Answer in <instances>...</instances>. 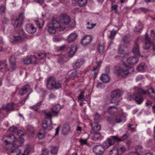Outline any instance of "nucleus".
I'll use <instances>...</instances> for the list:
<instances>
[{
  "instance_id": "obj_20",
  "label": "nucleus",
  "mask_w": 155,
  "mask_h": 155,
  "mask_svg": "<svg viewBox=\"0 0 155 155\" xmlns=\"http://www.w3.org/2000/svg\"><path fill=\"white\" fill-rule=\"evenodd\" d=\"M138 58L137 57L131 56L129 57L127 60L128 63L130 64H136L138 61Z\"/></svg>"
},
{
  "instance_id": "obj_31",
  "label": "nucleus",
  "mask_w": 155,
  "mask_h": 155,
  "mask_svg": "<svg viewBox=\"0 0 155 155\" xmlns=\"http://www.w3.org/2000/svg\"><path fill=\"white\" fill-rule=\"evenodd\" d=\"M42 103V101H40L37 104H35L33 106H30V108L33 110L35 111H38V109L40 108V106L41 105Z\"/></svg>"
},
{
  "instance_id": "obj_45",
  "label": "nucleus",
  "mask_w": 155,
  "mask_h": 155,
  "mask_svg": "<svg viewBox=\"0 0 155 155\" xmlns=\"http://www.w3.org/2000/svg\"><path fill=\"white\" fill-rule=\"evenodd\" d=\"M143 28V26L141 24L139 23L138 26H137L135 27V31L137 32H139L140 30L142 29Z\"/></svg>"
},
{
  "instance_id": "obj_25",
  "label": "nucleus",
  "mask_w": 155,
  "mask_h": 155,
  "mask_svg": "<svg viewBox=\"0 0 155 155\" xmlns=\"http://www.w3.org/2000/svg\"><path fill=\"white\" fill-rule=\"evenodd\" d=\"M93 130L95 132H97L101 129V126L97 122H94L91 124Z\"/></svg>"
},
{
  "instance_id": "obj_10",
  "label": "nucleus",
  "mask_w": 155,
  "mask_h": 155,
  "mask_svg": "<svg viewBox=\"0 0 155 155\" xmlns=\"http://www.w3.org/2000/svg\"><path fill=\"white\" fill-rule=\"evenodd\" d=\"M121 91L119 90H116L113 91L111 94V99L110 102L111 103L117 104L120 101V97Z\"/></svg>"
},
{
  "instance_id": "obj_63",
  "label": "nucleus",
  "mask_w": 155,
  "mask_h": 155,
  "mask_svg": "<svg viewBox=\"0 0 155 155\" xmlns=\"http://www.w3.org/2000/svg\"><path fill=\"white\" fill-rule=\"evenodd\" d=\"M152 104V102L150 101H147L146 103V106H147L151 105Z\"/></svg>"
},
{
  "instance_id": "obj_35",
  "label": "nucleus",
  "mask_w": 155,
  "mask_h": 155,
  "mask_svg": "<svg viewBox=\"0 0 155 155\" xmlns=\"http://www.w3.org/2000/svg\"><path fill=\"white\" fill-rule=\"evenodd\" d=\"M145 68V63L143 62L141 63L138 66L137 70L140 72L143 71Z\"/></svg>"
},
{
  "instance_id": "obj_60",
  "label": "nucleus",
  "mask_w": 155,
  "mask_h": 155,
  "mask_svg": "<svg viewBox=\"0 0 155 155\" xmlns=\"http://www.w3.org/2000/svg\"><path fill=\"white\" fill-rule=\"evenodd\" d=\"M60 126H58L56 129V133L55 134V136H56L58 135L59 133V129H60Z\"/></svg>"
},
{
  "instance_id": "obj_62",
  "label": "nucleus",
  "mask_w": 155,
  "mask_h": 155,
  "mask_svg": "<svg viewBox=\"0 0 155 155\" xmlns=\"http://www.w3.org/2000/svg\"><path fill=\"white\" fill-rule=\"evenodd\" d=\"M117 6L116 5H115L114 6H113L112 7V9L113 10H115V12H117Z\"/></svg>"
},
{
  "instance_id": "obj_41",
  "label": "nucleus",
  "mask_w": 155,
  "mask_h": 155,
  "mask_svg": "<svg viewBox=\"0 0 155 155\" xmlns=\"http://www.w3.org/2000/svg\"><path fill=\"white\" fill-rule=\"evenodd\" d=\"M58 148L57 147H51V151L53 154H56L57 153Z\"/></svg>"
},
{
  "instance_id": "obj_36",
  "label": "nucleus",
  "mask_w": 155,
  "mask_h": 155,
  "mask_svg": "<svg viewBox=\"0 0 155 155\" xmlns=\"http://www.w3.org/2000/svg\"><path fill=\"white\" fill-rule=\"evenodd\" d=\"M38 59L41 60L46 56V54L44 51H42L39 53L38 54Z\"/></svg>"
},
{
  "instance_id": "obj_11",
  "label": "nucleus",
  "mask_w": 155,
  "mask_h": 155,
  "mask_svg": "<svg viewBox=\"0 0 155 155\" xmlns=\"http://www.w3.org/2000/svg\"><path fill=\"white\" fill-rule=\"evenodd\" d=\"M24 19V15L23 13H21L18 18L14 17L12 19V25L14 28H16L20 26Z\"/></svg>"
},
{
  "instance_id": "obj_61",
  "label": "nucleus",
  "mask_w": 155,
  "mask_h": 155,
  "mask_svg": "<svg viewBox=\"0 0 155 155\" xmlns=\"http://www.w3.org/2000/svg\"><path fill=\"white\" fill-rule=\"evenodd\" d=\"M64 57H60L58 60V62L59 63H60L64 60Z\"/></svg>"
},
{
  "instance_id": "obj_5",
  "label": "nucleus",
  "mask_w": 155,
  "mask_h": 155,
  "mask_svg": "<svg viewBox=\"0 0 155 155\" xmlns=\"http://www.w3.org/2000/svg\"><path fill=\"white\" fill-rule=\"evenodd\" d=\"M48 28V31L50 34H54L58 29L60 31L64 30V26H61L56 20H53L47 25Z\"/></svg>"
},
{
  "instance_id": "obj_53",
  "label": "nucleus",
  "mask_w": 155,
  "mask_h": 155,
  "mask_svg": "<svg viewBox=\"0 0 155 155\" xmlns=\"http://www.w3.org/2000/svg\"><path fill=\"white\" fill-rule=\"evenodd\" d=\"M119 151V153H121V154L123 153L126 150V148L124 147H122L119 149H117Z\"/></svg>"
},
{
  "instance_id": "obj_15",
  "label": "nucleus",
  "mask_w": 155,
  "mask_h": 155,
  "mask_svg": "<svg viewBox=\"0 0 155 155\" xmlns=\"http://www.w3.org/2000/svg\"><path fill=\"white\" fill-rule=\"evenodd\" d=\"M17 135L19 136V140L16 139L15 137V136L13 134H11L9 135V136H5L4 138H5V139L6 138H8V140H7L10 141V140L12 139L13 140V139L14 141V140L15 139H16L18 141H20V137L22 138L23 139H24L21 137L23 135H24V133L23 131L21 130H17Z\"/></svg>"
},
{
  "instance_id": "obj_56",
  "label": "nucleus",
  "mask_w": 155,
  "mask_h": 155,
  "mask_svg": "<svg viewBox=\"0 0 155 155\" xmlns=\"http://www.w3.org/2000/svg\"><path fill=\"white\" fill-rule=\"evenodd\" d=\"M123 40L124 42L125 43H127L129 42V41L128 39V36H125L123 38Z\"/></svg>"
},
{
  "instance_id": "obj_52",
  "label": "nucleus",
  "mask_w": 155,
  "mask_h": 155,
  "mask_svg": "<svg viewBox=\"0 0 155 155\" xmlns=\"http://www.w3.org/2000/svg\"><path fill=\"white\" fill-rule=\"evenodd\" d=\"M35 23H36V24L37 25V26L40 28H41L42 27V26L43 25V24L44 23V21H42L43 22V24L41 25L40 24V22L38 20H35Z\"/></svg>"
},
{
  "instance_id": "obj_21",
  "label": "nucleus",
  "mask_w": 155,
  "mask_h": 155,
  "mask_svg": "<svg viewBox=\"0 0 155 155\" xmlns=\"http://www.w3.org/2000/svg\"><path fill=\"white\" fill-rule=\"evenodd\" d=\"M84 62V60L81 59L77 60L75 63L73 65V68L74 69H78L83 64Z\"/></svg>"
},
{
  "instance_id": "obj_43",
  "label": "nucleus",
  "mask_w": 155,
  "mask_h": 155,
  "mask_svg": "<svg viewBox=\"0 0 155 155\" xmlns=\"http://www.w3.org/2000/svg\"><path fill=\"white\" fill-rule=\"evenodd\" d=\"M78 75V73L77 71H75L71 74L70 75V77L71 78L74 79L75 77L77 76Z\"/></svg>"
},
{
  "instance_id": "obj_17",
  "label": "nucleus",
  "mask_w": 155,
  "mask_h": 155,
  "mask_svg": "<svg viewBox=\"0 0 155 155\" xmlns=\"http://www.w3.org/2000/svg\"><path fill=\"white\" fill-rule=\"evenodd\" d=\"M92 40V38L91 36L87 35L82 39L81 43L83 46H86L90 44Z\"/></svg>"
},
{
  "instance_id": "obj_8",
  "label": "nucleus",
  "mask_w": 155,
  "mask_h": 155,
  "mask_svg": "<svg viewBox=\"0 0 155 155\" xmlns=\"http://www.w3.org/2000/svg\"><path fill=\"white\" fill-rule=\"evenodd\" d=\"M108 140L106 142L104 145L102 146L98 145L95 146L93 148V152L97 155H101L103 154L105 149L108 148L110 146H109L108 143Z\"/></svg>"
},
{
  "instance_id": "obj_7",
  "label": "nucleus",
  "mask_w": 155,
  "mask_h": 155,
  "mask_svg": "<svg viewBox=\"0 0 155 155\" xmlns=\"http://www.w3.org/2000/svg\"><path fill=\"white\" fill-rule=\"evenodd\" d=\"M17 33V35H13L10 38V40L11 43H18L27 38V36L23 29L19 30Z\"/></svg>"
},
{
  "instance_id": "obj_27",
  "label": "nucleus",
  "mask_w": 155,
  "mask_h": 155,
  "mask_svg": "<svg viewBox=\"0 0 155 155\" xmlns=\"http://www.w3.org/2000/svg\"><path fill=\"white\" fill-rule=\"evenodd\" d=\"M78 36V35L75 33H72L68 37V42H73Z\"/></svg>"
},
{
  "instance_id": "obj_39",
  "label": "nucleus",
  "mask_w": 155,
  "mask_h": 155,
  "mask_svg": "<svg viewBox=\"0 0 155 155\" xmlns=\"http://www.w3.org/2000/svg\"><path fill=\"white\" fill-rule=\"evenodd\" d=\"M87 139L84 140L83 139H82L81 138L79 140V142H80L81 144V145L85 144L87 146L90 147V146L89 144L87 143Z\"/></svg>"
},
{
  "instance_id": "obj_44",
  "label": "nucleus",
  "mask_w": 155,
  "mask_h": 155,
  "mask_svg": "<svg viewBox=\"0 0 155 155\" xmlns=\"http://www.w3.org/2000/svg\"><path fill=\"white\" fill-rule=\"evenodd\" d=\"M94 120L97 122H99L101 120V116L98 113H96L94 116Z\"/></svg>"
},
{
  "instance_id": "obj_26",
  "label": "nucleus",
  "mask_w": 155,
  "mask_h": 155,
  "mask_svg": "<svg viewBox=\"0 0 155 155\" xmlns=\"http://www.w3.org/2000/svg\"><path fill=\"white\" fill-rule=\"evenodd\" d=\"M133 51L137 56H138L140 55L139 46L137 43L135 44L133 48Z\"/></svg>"
},
{
  "instance_id": "obj_51",
  "label": "nucleus",
  "mask_w": 155,
  "mask_h": 155,
  "mask_svg": "<svg viewBox=\"0 0 155 155\" xmlns=\"http://www.w3.org/2000/svg\"><path fill=\"white\" fill-rule=\"evenodd\" d=\"M27 130L30 133H33L35 131L33 127L30 125L28 126Z\"/></svg>"
},
{
  "instance_id": "obj_58",
  "label": "nucleus",
  "mask_w": 155,
  "mask_h": 155,
  "mask_svg": "<svg viewBox=\"0 0 155 155\" xmlns=\"http://www.w3.org/2000/svg\"><path fill=\"white\" fill-rule=\"evenodd\" d=\"M56 97V95L54 93H52L50 94L49 96L50 99H54Z\"/></svg>"
},
{
  "instance_id": "obj_3",
  "label": "nucleus",
  "mask_w": 155,
  "mask_h": 155,
  "mask_svg": "<svg viewBox=\"0 0 155 155\" xmlns=\"http://www.w3.org/2000/svg\"><path fill=\"white\" fill-rule=\"evenodd\" d=\"M3 140L6 145H8V147H12L10 150L9 155H22L24 154L21 153V150L20 149L16 148L20 146L23 143V139L22 138L20 137V141H19L15 139L12 144H10L8 140L5 139V138H3Z\"/></svg>"
},
{
  "instance_id": "obj_46",
  "label": "nucleus",
  "mask_w": 155,
  "mask_h": 155,
  "mask_svg": "<svg viewBox=\"0 0 155 155\" xmlns=\"http://www.w3.org/2000/svg\"><path fill=\"white\" fill-rule=\"evenodd\" d=\"M107 120L110 124H115V121H114V118L112 117H107Z\"/></svg>"
},
{
  "instance_id": "obj_40",
  "label": "nucleus",
  "mask_w": 155,
  "mask_h": 155,
  "mask_svg": "<svg viewBox=\"0 0 155 155\" xmlns=\"http://www.w3.org/2000/svg\"><path fill=\"white\" fill-rule=\"evenodd\" d=\"M87 25L86 28L88 29H91L93 28L96 25V24H94L93 23H91L89 22H87Z\"/></svg>"
},
{
  "instance_id": "obj_9",
  "label": "nucleus",
  "mask_w": 155,
  "mask_h": 155,
  "mask_svg": "<svg viewBox=\"0 0 155 155\" xmlns=\"http://www.w3.org/2000/svg\"><path fill=\"white\" fill-rule=\"evenodd\" d=\"M129 136L128 134H124L121 138L118 137L117 136H114L108 138V144L109 146H112L116 142H120L124 141Z\"/></svg>"
},
{
  "instance_id": "obj_18",
  "label": "nucleus",
  "mask_w": 155,
  "mask_h": 155,
  "mask_svg": "<svg viewBox=\"0 0 155 155\" xmlns=\"http://www.w3.org/2000/svg\"><path fill=\"white\" fill-rule=\"evenodd\" d=\"M9 70L7 68V65L5 61L0 60V71L5 72Z\"/></svg>"
},
{
  "instance_id": "obj_30",
  "label": "nucleus",
  "mask_w": 155,
  "mask_h": 155,
  "mask_svg": "<svg viewBox=\"0 0 155 155\" xmlns=\"http://www.w3.org/2000/svg\"><path fill=\"white\" fill-rule=\"evenodd\" d=\"M117 109L114 106L109 107L107 109V112L109 114H113L117 111Z\"/></svg>"
},
{
  "instance_id": "obj_50",
  "label": "nucleus",
  "mask_w": 155,
  "mask_h": 155,
  "mask_svg": "<svg viewBox=\"0 0 155 155\" xmlns=\"http://www.w3.org/2000/svg\"><path fill=\"white\" fill-rule=\"evenodd\" d=\"M9 130L10 132L15 133L17 132V127L13 126L10 127L9 129Z\"/></svg>"
},
{
  "instance_id": "obj_4",
  "label": "nucleus",
  "mask_w": 155,
  "mask_h": 155,
  "mask_svg": "<svg viewBox=\"0 0 155 155\" xmlns=\"http://www.w3.org/2000/svg\"><path fill=\"white\" fill-rule=\"evenodd\" d=\"M46 84L47 88L49 90H58L62 87L61 83L57 81L55 78L53 77H49L48 78Z\"/></svg>"
},
{
  "instance_id": "obj_28",
  "label": "nucleus",
  "mask_w": 155,
  "mask_h": 155,
  "mask_svg": "<svg viewBox=\"0 0 155 155\" xmlns=\"http://www.w3.org/2000/svg\"><path fill=\"white\" fill-rule=\"evenodd\" d=\"M70 131V127L68 124H65L62 129V132L64 135L68 134Z\"/></svg>"
},
{
  "instance_id": "obj_14",
  "label": "nucleus",
  "mask_w": 155,
  "mask_h": 155,
  "mask_svg": "<svg viewBox=\"0 0 155 155\" xmlns=\"http://www.w3.org/2000/svg\"><path fill=\"white\" fill-rule=\"evenodd\" d=\"M70 21V18L69 16L65 15H63L60 22H58L61 26H64L68 25Z\"/></svg>"
},
{
  "instance_id": "obj_1",
  "label": "nucleus",
  "mask_w": 155,
  "mask_h": 155,
  "mask_svg": "<svg viewBox=\"0 0 155 155\" xmlns=\"http://www.w3.org/2000/svg\"><path fill=\"white\" fill-rule=\"evenodd\" d=\"M61 108V106L59 104H56L53 106L50 109V111L48 113H45L46 118L42 123L43 128L46 130H50L53 127L52 123V117L53 115L57 116Z\"/></svg>"
},
{
  "instance_id": "obj_32",
  "label": "nucleus",
  "mask_w": 155,
  "mask_h": 155,
  "mask_svg": "<svg viewBox=\"0 0 155 155\" xmlns=\"http://www.w3.org/2000/svg\"><path fill=\"white\" fill-rule=\"evenodd\" d=\"M117 33V31H115L114 29L110 31V35L108 36V38L111 40L109 43V45H110L111 43L112 42V40L114 38Z\"/></svg>"
},
{
  "instance_id": "obj_48",
  "label": "nucleus",
  "mask_w": 155,
  "mask_h": 155,
  "mask_svg": "<svg viewBox=\"0 0 155 155\" xmlns=\"http://www.w3.org/2000/svg\"><path fill=\"white\" fill-rule=\"evenodd\" d=\"M98 52L100 53H103L104 50V46L101 45H99L98 49Z\"/></svg>"
},
{
  "instance_id": "obj_23",
  "label": "nucleus",
  "mask_w": 155,
  "mask_h": 155,
  "mask_svg": "<svg viewBox=\"0 0 155 155\" xmlns=\"http://www.w3.org/2000/svg\"><path fill=\"white\" fill-rule=\"evenodd\" d=\"M103 138V136L101 135L99 133L95 132L91 137V139L94 141L101 140Z\"/></svg>"
},
{
  "instance_id": "obj_59",
  "label": "nucleus",
  "mask_w": 155,
  "mask_h": 155,
  "mask_svg": "<svg viewBox=\"0 0 155 155\" xmlns=\"http://www.w3.org/2000/svg\"><path fill=\"white\" fill-rule=\"evenodd\" d=\"M128 155H140V154L137 153L136 152H132L129 153Z\"/></svg>"
},
{
  "instance_id": "obj_22",
  "label": "nucleus",
  "mask_w": 155,
  "mask_h": 155,
  "mask_svg": "<svg viewBox=\"0 0 155 155\" xmlns=\"http://www.w3.org/2000/svg\"><path fill=\"white\" fill-rule=\"evenodd\" d=\"M109 155H121V153H119V151L117 148L114 147L109 152Z\"/></svg>"
},
{
  "instance_id": "obj_47",
  "label": "nucleus",
  "mask_w": 155,
  "mask_h": 155,
  "mask_svg": "<svg viewBox=\"0 0 155 155\" xmlns=\"http://www.w3.org/2000/svg\"><path fill=\"white\" fill-rule=\"evenodd\" d=\"M37 136L39 139H43L45 137V134L44 132H40L37 134Z\"/></svg>"
},
{
  "instance_id": "obj_16",
  "label": "nucleus",
  "mask_w": 155,
  "mask_h": 155,
  "mask_svg": "<svg viewBox=\"0 0 155 155\" xmlns=\"http://www.w3.org/2000/svg\"><path fill=\"white\" fill-rule=\"evenodd\" d=\"M23 61L25 64H36L37 61L36 60V57L31 56L30 57H28L25 59Z\"/></svg>"
},
{
  "instance_id": "obj_34",
  "label": "nucleus",
  "mask_w": 155,
  "mask_h": 155,
  "mask_svg": "<svg viewBox=\"0 0 155 155\" xmlns=\"http://www.w3.org/2000/svg\"><path fill=\"white\" fill-rule=\"evenodd\" d=\"M77 47L76 46L72 47L69 52V55L70 56L72 57L75 54V52L77 51Z\"/></svg>"
},
{
  "instance_id": "obj_29",
  "label": "nucleus",
  "mask_w": 155,
  "mask_h": 155,
  "mask_svg": "<svg viewBox=\"0 0 155 155\" xmlns=\"http://www.w3.org/2000/svg\"><path fill=\"white\" fill-rule=\"evenodd\" d=\"M100 79L103 82L107 83L110 81V77L107 74H103L100 77Z\"/></svg>"
},
{
  "instance_id": "obj_12",
  "label": "nucleus",
  "mask_w": 155,
  "mask_h": 155,
  "mask_svg": "<svg viewBox=\"0 0 155 155\" xmlns=\"http://www.w3.org/2000/svg\"><path fill=\"white\" fill-rule=\"evenodd\" d=\"M145 41V44L143 46L144 49H148L150 48V45H152L153 51H155V44H154L153 42L151 41L150 38L148 37L147 34H146Z\"/></svg>"
},
{
  "instance_id": "obj_49",
  "label": "nucleus",
  "mask_w": 155,
  "mask_h": 155,
  "mask_svg": "<svg viewBox=\"0 0 155 155\" xmlns=\"http://www.w3.org/2000/svg\"><path fill=\"white\" fill-rule=\"evenodd\" d=\"M116 123H119L122 121L121 120V117L120 116H117L116 117L115 120Z\"/></svg>"
},
{
  "instance_id": "obj_19",
  "label": "nucleus",
  "mask_w": 155,
  "mask_h": 155,
  "mask_svg": "<svg viewBox=\"0 0 155 155\" xmlns=\"http://www.w3.org/2000/svg\"><path fill=\"white\" fill-rule=\"evenodd\" d=\"M26 27L27 31L30 34L34 33L36 31V28L32 24H28L26 25Z\"/></svg>"
},
{
  "instance_id": "obj_24",
  "label": "nucleus",
  "mask_w": 155,
  "mask_h": 155,
  "mask_svg": "<svg viewBox=\"0 0 155 155\" xmlns=\"http://www.w3.org/2000/svg\"><path fill=\"white\" fill-rule=\"evenodd\" d=\"M2 108L8 111L12 110L14 109V104L13 103H8L6 105L3 106Z\"/></svg>"
},
{
  "instance_id": "obj_37",
  "label": "nucleus",
  "mask_w": 155,
  "mask_h": 155,
  "mask_svg": "<svg viewBox=\"0 0 155 155\" xmlns=\"http://www.w3.org/2000/svg\"><path fill=\"white\" fill-rule=\"evenodd\" d=\"M136 152L137 153H140L139 152L143 153L144 150L143 148V147L141 145H138L136 147Z\"/></svg>"
},
{
  "instance_id": "obj_54",
  "label": "nucleus",
  "mask_w": 155,
  "mask_h": 155,
  "mask_svg": "<svg viewBox=\"0 0 155 155\" xmlns=\"http://www.w3.org/2000/svg\"><path fill=\"white\" fill-rule=\"evenodd\" d=\"M42 155H48L49 151L47 149H44L42 150Z\"/></svg>"
},
{
  "instance_id": "obj_38",
  "label": "nucleus",
  "mask_w": 155,
  "mask_h": 155,
  "mask_svg": "<svg viewBox=\"0 0 155 155\" xmlns=\"http://www.w3.org/2000/svg\"><path fill=\"white\" fill-rule=\"evenodd\" d=\"M87 0H78V3L80 6H84L87 4Z\"/></svg>"
},
{
  "instance_id": "obj_55",
  "label": "nucleus",
  "mask_w": 155,
  "mask_h": 155,
  "mask_svg": "<svg viewBox=\"0 0 155 155\" xmlns=\"http://www.w3.org/2000/svg\"><path fill=\"white\" fill-rule=\"evenodd\" d=\"M61 38L58 37H55L53 39V40L55 42L60 41H61Z\"/></svg>"
},
{
  "instance_id": "obj_57",
  "label": "nucleus",
  "mask_w": 155,
  "mask_h": 155,
  "mask_svg": "<svg viewBox=\"0 0 155 155\" xmlns=\"http://www.w3.org/2000/svg\"><path fill=\"white\" fill-rule=\"evenodd\" d=\"M6 8L5 6H0V13H3L5 10Z\"/></svg>"
},
{
  "instance_id": "obj_13",
  "label": "nucleus",
  "mask_w": 155,
  "mask_h": 155,
  "mask_svg": "<svg viewBox=\"0 0 155 155\" xmlns=\"http://www.w3.org/2000/svg\"><path fill=\"white\" fill-rule=\"evenodd\" d=\"M29 91V93L27 95L28 97L29 95L32 92V90L30 87V86L28 85H25L22 87L19 91L18 94L21 95H23L27 92Z\"/></svg>"
},
{
  "instance_id": "obj_42",
  "label": "nucleus",
  "mask_w": 155,
  "mask_h": 155,
  "mask_svg": "<svg viewBox=\"0 0 155 155\" xmlns=\"http://www.w3.org/2000/svg\"><path fill=\"white\" fill-rule=\"evenodd\" d=\"M84 91H82L80 94H79L78 97V100L79 101H82L84 99Z\"/></svg>"
},
{
  "instance_id": "obj_64",
  "label": "nucleus",
  "mask_w": 155,
  "mask_h": 155,
  "mask_svg": "<svg viewBox=\"0 0 155 155\" xmlns=\"http://www.w3.org/2000/svg\"><path fill=\"white\" fill-rule=\"evenodd\" d=\"M140 9L144 12H146L148 11V10L146 8H140Z\"/></svg>"
},
{
  "instance_id": "obj_6",
  "label": "nucleus",
  "mask_w": 155,
  "mask_h": 155,
  "mask_svg": "<svg viewBox=\"0 0 155 155\" xmlns=\"http://www.w3.org/2000/svg\"><path fill=\"white\" fill-rule=\"evenodd\" d=\"M115 70L116 73L118 76L124 77L129 74L130 72L133 71L134 69L132 67H128L127 65L123 64Z\"/></svg>"
},
{
  "instance_id": "obj_2",
  "label": "nucleus",
  "mask_w": 155,
  "mask_h": 155,
  "mask_svg": "<svg viewBox=\"0 0 155 155\" xmlns=\"http://www.w3.org/2000/svg\"><path fill=\"white\" fill-rule=\"evenodd\" d=\"M134 89L135 92L134 94L133 98L138 104H141L143 101V99L141 95L142 94H147L151 98H154L155 96V92L152 87H149L147 91L144 90L137 87H135Z\"/></svg>"
},
{
  "instance_id": "obj_33",
  "label": "nucleus",
  "mask_w": 155,
  "mask_h": 155,
  "mask_svg": "<svg viewBox=\"0 0 155 155\" xmlns=\"http://www.w3.org/2000/svg\"><path fill=\"white\" fill-rule=\"evenodd\" d=\"M10 65L12 69L15 68L16 63L15 58L14 56L11 57L9 59Z\"/></svg>"
}]
</instances>
